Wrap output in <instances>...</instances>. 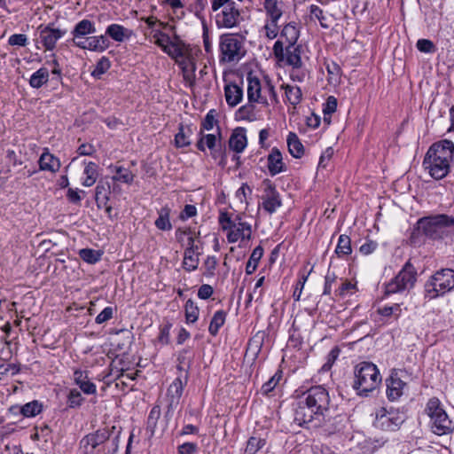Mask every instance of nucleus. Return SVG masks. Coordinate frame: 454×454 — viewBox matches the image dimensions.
Instances as JSON below:
<instances>
[{
    "label": "nucleus",
    "instance_id": "nucleus-32",
    "mask_svg": "<svg viewBox=\"0 0 454 454\" xmlns=\"http://www.w3.org/2000/svg\"><path fill=\"white\" fill-rule=\"evenodd\" d=\"M192 130L190 126L179 125L177 134L175 136V144L176 147L188 146L191 144L189 137L192 135Z\"/></svg>",
    "mask_w": 454,
    "mask_h": 454
},
{
    "label": "nucleus",
    "instance_id": "nucleus-16",
    "mask_svg": "<svg viewBox=\"0 0 454 454\" xmlns=\"http://www.w3.org/2000/svg\"><path fill=\"white\" fill-rule=\"evenodd\" d=\"M176 64L180 67L183 74V78L189 87H193L196 82V62L192 54H189L187 57L177 60Z\"/></svg>",
    "mask_w": 454,
    "mask_h": 454
},
{
    "label": "nucleus",
    "instance_id": "nucleus-9",
    "mask_svg": "<svg viewBox=\"0 0 454 454\" xmlns=\"http://www.w3.org/2000/svg\"><path fill=\"white\" fill-rule=\"evenodd\" d=\"M405 419L406 415L403 411L381 407L376 411L374 426L384 431H396Z\"/></svg>",
    "mask_w": 454,
    "mask_h": 454
},
{
    "label": "nucleus",
    "instance_id": "nucleus-12",
    "mask_svg": "<svg viewBox=\"0 0 454 454\" xmlns=\"http://www.w3.org/2000/svg\"><path fill=\"white\" fill-rule=\"evenodd\" d=\"M247 100L250 103H258L264 106H268V98L263 92L264 84H262L260 79L250 72L247 74Z\"/></svg>",
    "mask_w": 454,
    "mask_h": 454
},
{
    "label": "nucleus",
    "instance_id": "nucleus-48",
    "mask_svg": "<svg viewBox=\"0 0 454 454\" xmlns=\"http://www.w3.org/2000/svg\"><path fill=\"white\" fill-rule=\"evenodd\" d=\"M84 401L80 391L74 388L71 389L67 395V405L69 408H78L80 407Z\"/></svg>",
    "mask_w": 454,
    "mask_h": 454
},
{
    "label": "nucleus",
    "instance_id": "nucleus-42",
    "mask_svg": "<svg viewBox=\"0 0 454 454\" xmlns=\"http://www.w3.org/2000/svg\"><path fill=\"white\" fill-rule=\"evenodd\" d=\"M185 320L188 324L195 323L199 317V308L195 302L189 299L184 305Z\"/></svg>",
    "mask_w": 454,
    "mask_h": 454
},
{
    "label": "nucleus",
    "instance_id": "nucleus-40",
    "mask_svg": "<svg viewBox=\"0 0 454 454\" xmlns=\"http://www.w3.org/2000/svg\"><path fill=\"white\" fill-rule=\"evenodd\" d=\"M335 253L339 257L348 255L352 253L351 239L348 235H340Z\"/></svg>",
    "mask_w": 454,
    "mask_h": 454
},
{
    "label": "nucleus",
    "instance_id": "nucleus-35",
    "mask_svg": "<svg viewBox=\"0 0 454 454\" xmlns=\"http://www.w3.org/2000/svg\"><path fill=\"white\" fill-rule=\"evenodd\" d=\"M226 315V312L223 310H218L214 314L208 327V332L212 336L217 335L219 329L225 323Z\"/></svg>",
    "mask_w": 454,
    "mask_h": 454
},
{
    "label": "nucleus",
    "instance_id": "nucleus-62",
    "mask_svg": "<svg viewBox=\"0 0 454 454\" xmlns=\"http://www.w3.org/2000/svg\"><path fill=\"white\" fill-rule=\"evenodd\" d=\"M197 215V208L193 205H185L183 211L180 214V219L184 221L188 218L195 216Z\"/></svg>",
    "mask_w": 454,
    "mask_h": 454
},
{
    "label": "nucleus",
    "instance_id": "nucleus-20",
    "mask_svg": "<svg viewBox=\"0 0 454 454\" xmlns=\"http://www.w3.org/2000/svg\"><path fill=\"white\" fill-rule=\"evenodd\" d=\"M267 167L270 176H276L286 170V164L283 162V157L277 147H273L267 157Z\"/></svg>",
    "mask_w": 454,
    "mask_h": 454
},
{
    "label": "nucleus",
    "instance_id": "nucleus-61",
    "mask_svg": "<svg viewBox=\"0 0 454 454\" xmlns=\"http://www.w3.org/2000/svg\"><path fill=\"white\" fill-rule=\"evenodd\" d=\"M263 92L267 96H270L272 102L278 103V96L275 90V87L270 82V80L267 79L264 83Z\"/></svg>",
    "mask_w": 454,
    "mask_h": 454
},
{
    "label": "nucleus",
    "instance_id": "nucleus-3",
    "mask_svg": "<svg viewBox=\"0 0 454 454\" xmlns=\"http://www.w3.org/2000/svg\"><path fill=\"white\" fill-rule=\"evenodd\" d=\"M354 389L359 395L366 396L375 390L381 382V376L377 366L371 362H362L355 367Z\"/></svg>",
    "mask_w": 454,
    "mask_h": 454
},
{
    "label": "nucleus",
    "instance_id": "nucleus-50",
    "mask_svg": "<svg viewBox=\"0 0 454 454\" xmlns=\"http://www.w3.org/2000/svg\"><path fill=\"white\" fill-rule=\"evenodd\" d=\"M153 37L155 39V43L160 47L164 52L168 50V48H169V44L172 41L167 34L159 31L153 35Z\"/></svg>",
    "mask_w": 454,
    "mask_h": 454
},
{
    "label": "nucleus",
    "instance_id": "nucleus-60",
    "mask_svg": "<svg viewBox=\"0 0 454 454\" xmlns=\"http://www.w3.org/2000/svg\"><path fill=\"white\" fill-rule=\"evenodd\" d=\"M266 30V36L270 39H274L278 34V21L273 22V20L270 19V22L264 26Z\"/></svg>",
    "mask_w": 454,
    "mask_h": 454
},
{
    "label": "nucleus",
    "instance_id": "nucleus-2",
    "mask_svg": "<svg viewBox=\"0 0 454 454\" xmlns=\"http://www.w3.org/2000/svg\"><path fill=\"white\" fill-rule=\"evenodd\" d=\"M454 144L443 139L434 143L425 154L422 165L430 176L435 180L444 178L450 170L453 160Z\"/></svg>",
    "mask_w": 454,
    "mask_h": 454
},
{
    "label": "nucleus",
    "instance_id": "nucleus-23",
    "mask_svg": "<svg viewBox=\"0 0 454 454\" xmlns=\"http://www.w3.org/2000/svg\"><path fill=\"white\" fill-rule=\"evenodd\" d=\"M110 194L111 185L107 178L100 179L95 188V200L99 208L107 205Z\"/></svg>",
    "mask_w": 454,
    "mask_h": 454
},
{
    "label": "nucleus",
    "instance_id": "nucleus-24",
    "mask_svg": "<svg viewBox=\"0 0 454 454\" xmlns=\"http://www.w3.org/2000/svg\"><path fill=\"white\" fill-rule=\"evenodd\" d=\"M301 45L293 44L286 46V62L287 65L292 66L295 69L302 67L301 60Z\"/></svg>",
    "mask_w": 454,
    "mask_h": 454
},
{
    "label": "nucleus",
    "instance_id": "nucleus-59",
    "mask_svg": "<svg viewBox=\"0 0 454 454\" xmlns=\"http://www.w3.org/2000/svg\"><path fill=\"white\" fill-rule=\"evenodd\" d=\"M197 451L198 445L194 442H184L177 448V454H195Z\"/></svg>",
    "mask_w": 454,
    "mask_h": 454
},
{
    "label": "nucleus",
    "instance_id": "nucleus-54",
    "mask_svg": "<svg viewBox=\"0 0 454 454\" xmlns=\"http://www.w3.org/2000/svg\"><path fill=\"white\" fill-rule=\"evenodd\" d=\"M8 43L12 46L24 47L27 43V37L24 34H14L9 37Z\"/></svg>",
    "mask_w": 454,
    "mask_h": 454
},
{
    "label": "nucleus",
    "instance_id": "nucleus-26",
    "mask_svg": "<svg viewBox=\"0 0 454 454\" xmlns=\"http://www.w3.org/2000/svg\"><path fill=\"white\" fill-rule=\"evenodd\" d=\"M96 27L94 22L90 20L84 19L80 20L72 30L71 34L74 36V42L76 39L83 38L88 35L96 33Z\"/></svg>",
    "mask_w": 454,
    "mask_h": 454
},
{
    "label": "nucleus",
    "instance_id": "nucleus-64",
    "mask_svg": "<svg viewBox=\"0 0 454 454\" xmlns=\"http://www.w3.org/2000/svg\"><path fill=\"white\" fill-rule=\"evenodd\" d=\"M326 70L330 75V79L337 81L340 78V67L338 64L332 62L326 66Z\"/></svg>",
    "mask_w": 454,
    "mask_h": 454
},
{
    "label": "nucleus",
    "instance_id": "nucleus-45",
    "mask_svg": "<svg viewBox=\"0 0 454 454\" xmlns=\"http://www.w3.org/2000/svg\"><path fill=\"white\" fill-rule=\"evenodd\" d=\"M102 254L91 248H83L79 251V256L84 262L94 264L101 259Z\"/></svg>",
    "mask_w": 454,
    "mask_h": 454
},
{
    "label": "nucleus",
    "instance_id": "nucleus-13",
    "mask_svg": "<svg viewBox=\"0 0 454 454\" xmlns=\"http://www.w3.org/2000/svg\"><path fill=\"white\" fill-rule=\"evenodd\" d=\"M401 372L393 370L389 378L386 380L387 396L389 401L398 400L404 392L407 383L402 380Z\"/></svg>",
    "mask_w": 454,
    "mask_h": 454
},
{
    "label": "nucleus",
    "instance_id": "nucleus-19",
    "mask_svg": "<svg viewBox=\"0 0 454 454\" xmlns=\"http://www.w3.org/2000/svg\"><path fill=\"white\" fill-rule=\"evenodd\" d=\"M252 230L251 225L246 222H236L232 228L227 233V240L229 243H235L239 239H251Z\"/></svg>",
    "mask_w": 454,
    "mask_h": 454
},
{
    "label": "nucleus",
    "instance_id": "nucleus-25",
    "mask_svg": "<svg viewBox=\"0 0 454 454\" xmlns=\"http://www.w3.org/2000/svg\"><path fill=\"white\" fill-rule=\"evenodd\" d=\"M43 410V404L37 400L29 402L22 406H12L10 411L12 412H20L23 417L31 418L39 414Z\"/></svg>",
    "mask_w": 454,
    "mask_h": 454
},
{
    "label": "nucleus",
    "instance_id": "nucleus-38",
    "mask_svg": "<svg viewBox=\"0 0 454 454\" xmlns=\"http://www.w3.org/2000/svg\"><path fill=\"white\" fill-rule=\"evenodd\" d=\"M263 255V248L261 246H257L252 252L248 262L246 265V273L247 275L253 274L256 268L259 261Z\"/></svg>",
    "mask_w": 454,
    "mask_h": 454
},
{
    "label": "nucleus",
    "instance_id": "nucleus-58",
    "mask_svg": "<svg viewBox=\"0 0 454 454\" xmlns=\"http://www.w3.org/2000/svg\"><path fill=\"white\" fill-rule=\"evenodd\" d=\"M214 110H210L205 116L204 120L201 123L202 129L211 130L214 128V125L216 123V120L215 118Z\"/></svg>",
    "mask_w": 454,
    "mask_h": 454
},
{
    "label": "nucleus",
    "instance_id": "nucleus-41",
    "mask_svg": "<svg viewBox=\"0 0 454 454\" xmlns=\"http://www.w3.org/2000/svg\"><path fill=\"white\" fill-rule=\"evenodd\" d=\"M194 354L191 348H185L179 351L177 355L178 369H189L192 364Z\"/></svg>",
    "mask_w": 454,
    "mask_h": 454
},
{
    "label": "nucleus",
    "instance_id": "nucleus-1",
    "mask_svg": "<svg viewBox=\"0 0 454 454\" xmlns=\"http://www.w3.org/2000/svg\"><path fill=\"white\" fill-rule=\"evenodd\" d=\"M331 399L328 390L323 386H313L299 396L294 409V421L300 426L312 424L324 427V432L332 434L340 428L337 425L328 426L330 421Z\"/></svg>",
    "mask_w": 454,
    "mask_h": 454
},
{
    "label": "nucleus",
    "instance_id": "nucleus-27",
    "mask_svg": "<svg viewBox=\"0 0 454 454\" xmlns=\"http://www.w3.org/2000/svg\"><path fill=\"white\" fill-rule=\"evenodd\" d=\"M106 35L118 43H122L129 39L131 31L119 24H111L106 27Z\"/></svg>",
    "mask_w": 454,
    "mask_h": 454
},
{
    "label": "nucleus",
    "instance_id": "nucleus-51",
    "mask_svg": "<svg viewBox=\"0 0 454 454\" xmlns=\"http://www.w3.org/2000/svg\"><path fill=\"white\" fill-rule=\"evenodd\" d=\"M217 266V259L214 255H209L204 262V267L206 269L205 275L207 277H212L215 275V270Z\"/></svg>",
    "mask_w": 454,
    "mask_h": 454
},
{
    "label": "nucleus",
    "instance_id": "nucleus-7",
    "mask_svg": "<svg viewBox=\"0 0 454 454\" xmlns=\"http://www.w3.org/2000/svg\"><path fill=\"white\" fill-rule=\"evenodd\" d=\"M223 8L221 13L216 15L218 27L231 28L239 24L241 20L239 10L233 0H213V12Z\"/></svg>",
    "mask_w": 454,
    "mask_h": 454
},
{
    "label": "nucleus",
    "instance_id": "nucleus-6",
    "mask_svg": "<svg viewBox=\"0 0 454 454\" xmlns=\"http://www.w3.org/2000/svg\"><path fill=\"white\" fill-rule=\"evenodd\" d=\"M220 61L238 62L246 54L244 42L237 34H223L219 40Z\"/></svg>",
    "mask_w": 454,
    "mask_h": 454
},
{
    "label": "nucleus",
    "instance_id": "nucleus-17",
    "mask_svg": "<svg viewBox=\"0 0 454 454\" xmlns=\"http://www.w3.org/2000/svg\"><path fill=\"white\" fill-rule=\"evenodd\" d=\"M66 31L53 28L51 26H46L40 30V40L47 51H52L59 39H60Z\"/></svg>",
    "mask_w": 454,
    "mask_h": 454
},
{
    "label": "nucleus",
    "instance_id": "nucleus-4",
    "mask_svg": "<svg viewBox=\"0 0 454 454\" xmlns=\"http://www.w3.org/2000/svg\"><path fill=\"white\" fill-rule=\"evenodd\" d=\"M454 289V270L449 268L437 270L425 283V298L435 299Z\"/></svg>",
    "mask_w": 454,
    "mask_h": 454
},
{
    "label": "nucleus",
    "instance_id": "nucleus-63",
    "mask_svg": "<svg viewBox=\"0 0 454 454\" xmlns=\"http://www.w3.org/2000/svg\"><path fill=\"white\" fill-rule=\"evenodd\" d=\"M78 387L85 395H95L97 392L96 385L89 380L83 381Z\"/></svg>",
    "mask_w": 454,
    "mask_h": 454
},
{
    "label": "nucleus",
    "instance_id": "nucleus-57",
    "mask_svg": "<svg viewBox=\"0 0 454 454\" xmlns=\"http://www.w3.org/2000/svg\"><path fill=\"white\" fill-rule=\"evenodd\" d=\"M114 309L112 307L105 308L95 318L97 324H103L113 317Z\"/></svg>",
    "mask_w": 454,
    "mask_h": 454
},
{
    "label": "nucleus",
    "instance_id": "nucleus-11",
    "mask_svg": "<svg viewBox=\"0 0 454 454\" xmlns=\"http://www.w3.org/2000/svg\"><path fill=\"white\" fill-rule=\"evenodd\" d=\"M111 433L108 429H98L93 434H89L80 441V448L83 454H93L94 450L104 445L110 438Z\"/></svg>",
    "mask_w": 454,
    "mask_h": 454
},
{
    "label": "nucleus",
    "instance_id": "nucleus-21",
    "mask_svg": "<svg viewBox=\"0 0 454 454\" xmlns=\"http://www.w3.org/2000/svg\"><path fill=\"white\" fill-rule=\"evenodd\" d=\"M247 145L246 129L241 127L235 129L229 138L230 149L239 153L245 150Z\"/></svg>",
    "mask_w": 454,
    "mask_h": 454
},
{
    "label": "nucleus",
    "instance_id": "nucleus-28",
    "mask_svg": "<svg viewBox=\"0 0 454 454\" xmlns=\"http://www.w3.org/2000/svg\"><path fill=\"white\" fill-rule=\"evenodd\" d=\"M38 163L41 170H47L55 173L60 168L59 160L48 152L42 153Z\"/></svg>",
    "mask_w": 454,
    "mask_h": 454
},
{
    "label": "nucleus",
    "instance_id": "nucleus-10",
    "mask_svg": "<svg viewBox=\"0 0 454 454\" xmlns=\"http://www.w3.org/2000/svg\"><path fill=\"white\" fill-rule=\"evenodd\" d=\"M262 185V207L269 214H273L282 206L279 192L277 191L275 184L269 179L263 180Z\"/></svg>",
    "mask_w": 454,
    "mask_h": 454
},
{
    "label": "nucleus",
    "instance_id": "nucleus-33",
    "mask_svg": "<svg viewBox=\"0 0 454 454\" xmlns=\"http://www.w3.org/2000/svg\"><path fill=\"white\" fill-rule=\"evenodd\" d=\"M267 443L265 438L252 435L247 442V446L244 450V454H255L262 450Z\"/></svg>",
    "mask_w": 454,
    "mask_h": 454
},
{
    "label": "nucleus",
    "instance_id": "nucleus-18",
    "mask_svg": "<svg viewBox=\"0 0 454 454\" xmlns=\"http://www.w3.org/2000/svg\"><path fill=\"white\" fill-rule=\"evenodd\" d=\"M170 58L175 59L176 63L192 53L190 44L185 43L178 35H175L174 41L169 44V48L165 51Z\"/></svg>",
    "mask_w": 454,
    "mask_h": 454
},
{
    "label": "nucleus",
    "instance_id": "nucleus-8",
    "mask_svg": "<svg viewBox=\"0 0 454 454\" xmlns=\"http://www.w3.org/2000/svg\"><path fill=\"white\" fill-rule=\"evenodd\" d=\"M417 281V270L411 261L405 262L399 273L385 286V296L412 288Z\"/></svg>",
    "mask_w": 454,
    "mask_h": 454
},
{
    "label": "nucleus",
    "instance_id": "nucleus-39",
    "mask_svg": "<svg viewBox=\"0 0 454 454\" xmlns=\"http://www.w3.org/2000/svg\"><path fill=\"white\" fill-rule=\"evenodd\" d=\"M200 254V251L198 252H191L184 251V260H183V267L187 271H193L197 270L199 266V255Z\"/></svg>",
    "mask_w": 454,
    "mask_h": 454
},
{
    "label": "nucleus",
    "instance_id": "nucleus-52",
    "mask_svg": "<svg viewBox=\"0 0 454 454\" xmlns=\"http://www.w3.org/2000/svg\"><path fill=\"white\" fill-rule=\"evenodd\" d=\"M416 46L421 52L432 53L435 51V45L428 39L418 40Z\"/></svg>",
    "mask_w": 454,
    "mask_h": 454
},
{
    "label": "nucleus",
    "instance_id": "nucleus-55",
    "mask_svg": "<svg viewBox=\"0 0 454 454\" xmlns=\"http://www.w3.org/2000/svg\"><path fill=\"white\" fill-rule=\"evenodd\" d=\"M236 221L232 220L229 214L226 212H222L219 215V223L223 231H230L232 228L233 223H235Z\"/></svg>",
    "mask_w": 454,
    "mask_h": 454
},
{
    "label": "nucleus",
    "instance_id": "nucleus-5",
    "mask_svg": "<svg viewBox=\"0 0 454 454\" xmlns=\"http://www.w3.org/2000/svg\"><path fill=\"white\" fill-rule=\"evenodd\" d=\"M425 412L430 418L431 428L434 434L444 435L453 432V423L437 397H432L428 400Z\"/></svg>",
    "mask_w": 454,
    "mask_h": 454
},
{
    "label": "nucleus",
    "instance_id": "nucleus-49",
    "mask_svg": "<svg viewBox=\"0 0 454 454\" xmlns=\"http://www.w3.org/2000/svg\"><path fill=\"white\" fill-rule=\"evenodd\" d=\"M282 378V371L278 370L267 382H265L261 388V391L263 395H268L271 392L279 380Z\"/></svg>",
    "mask_w": 454,
    "mask_h": 454
},
{
    "label": "nucleus",
    "instance_id": "nucleus-14",
    "mask_svg": "<svg viewBox=\"0 0 454 454\" xmlns=\"http://www.w3.org/2000/svg\"><path fill=\"white\" fill-rule=\"evenodd\" d=\"M185 384L186 381L183 382L180 378H176L169 385L167 390V396L168 398V411H166L167 417L171 416L174 409L177 407Z\"/></svg>",
    "mask_w": 454,
    "mask_h": 454
},
{
    "label": "nucleus",
    "instance_id": "nucleus-47",
    "mask_svg": "<svg viewBox=\"0 0 454 454\" xmlns=\"http://www.w3.org/2000/svg\"><path fill=\"white\" fill-rule=\"evenodd\" d=\"M111 67L110 60L106 58L102 57L98 62L94 68V70L91 72V75L94 78L99 79L102 74H104Z\"/></svg>",
    "mask_w": 454,
    "mask_h": 454
},
{
    "label": "nucleus",
    "instance_id": "nucleus-37",
    "mask_svg": "<svg viewBox=\"0 0 454 454\" xmlns=\"http://www.w3.org/2000/svg\"><path fill=\"white\" fill-rule=\"evenodd\" d=\"M49 80V71L45 67H41L35 72L29 80V84L32 88L39 89L45 84Z\"/></svg>",
    "mask_w": 454,
    "mask_h": 454
},
{
    "label": "nucleus",
    "instance_id": "nucleus-34",
    "mask_svg": "<svg viewBox=\"0 0 454 454\" xmlns=\"http://www.w3.org/2000/svg\"><path fill=\"white\" fill-rule=\"evenodd\" d=\"M282 89L285 90L286 99L291 105L295 106L301 102L302 93L300 87L283 84Z\"/></svg>",
    "mask_w": 454,
    "mask_h": 454
},
{
    "label": "nucleus",
    "instance_id": "nucleus-30",
    "mask_svg": "<svg viewBox=\"0 0 454 454\" xmlns=\"http://www.w3.org/2000/svg\"><path fill=\"white\" fill-rule=\"evenodd\" d=\"M300 32L298 28L292 23L286 24L280 33V37L281 39H285L286 45L296 44Z\"/></svg>",
    "mask_w": 454,
    "mask_h": 454
},
{
    "label": "nucleus",
    "instance_id": "nucleus-36",
    "mask_svg": "<svg viewBox=\"0 0 454 454\" xmlns=\"http://www.w3.org/2000/svg\"><path fill=\"white\" fill-rule=\"evenodd\" d=\"M281 3L282 2L279 0H265L264 2V8L266 10L267 15L270 20H273V22L278 21L283 14L279 7Z\"/></svg>",
    "mask_w": 454,
    "mask_h": 454
},
{
    "label": "nucleus",
    "instance_id": "nucleus-46",
    "mask_svg": "<svg viewBox=\"0 0 454 454\" xmlns=\"http://www.w3.org/2000/svg\"><path fill=\"white\" fill-rule=\"evenodd\" d=\"M218 135H219L218 145L216 147L213 148V150H210V153H211V156L215 160H218L219 159V164L223 167L225 165V162H226V150H225V148H223V146L221 145L220 128H218Z\"/></svg>",
    "mask_w": 454,
    "mask_h": 454
},
{
    "label": "nucleus",
    "instance_id": "nucleus-53",
    "mask_svg": "<svg viewBox=\"0 0 454 454\" xmlns=\"http://www.w3.org/2000/svg\"><path fill=\"white\" fill-rule=\"evenodd\" d=\"M337 109V99L333 96H330L327 98L325 104L324 105L323 113L325 116L331 115ZM326 120V117H325Z\"/></svg>",
    "mask_w": 454,
    "mask_h": 454
},
{
    "label": "nucleus",
    "instance_id": "nucleus-29",
    "mask_svg": "<svg viewBox=\"0 0 454 454\" xmlns=\"http://www.w3.org/2000/svg\"><path fill=\"white\" fill-rule=\"evenodd\" d=\"M288 151L290 154L300 159L304 154V146L299 139L298 136L294 132H289L286 139Z\"/></svg>",
    "mask_w": 454,
    "mask_h": 454
},
{
    "label": "nucleus",
    "instance_id": "nucleus-43",
    "mask_svg": "<svg viewBox=\"0 0 454 454\" xmlns=\"http://www.w3.org/2000/svg\"><path fill=\"white\" fill-rule=\"evenodd\" d=\"M254 104L255 103H250L248 101L247 104L239 107V109L237 112V114L239 115V118L241 120H245V121H254L256 120Z\"/></svg>",
    "mask_w": 454,
    "mask_h": 454
},
{
    "label": "nucleus",
    "instance_id": "nucleus-56",
    "mask_svg": "<svg viewBox=\"0 0 454 454\" xmlns=\"http://www.w3.org/2000/svg\"><path fill=\"white\" fill-rule=\"evenodd\" d=\"M286 43L282 40H278L275 42L273 45V54L278 60L282 61L286 58V48H284V44Z\"/></svg>",
    "mask_w": 454,
    "mask_h": 454
},
{
    "label": "nucleus",
    "instance_id": "nucleus-31",
    "mask_svg": "<svg viewBox=\"0 0 454 454\" xmlns=\"http://www.w3.org/2000/svg\"><path fill=\"white\" fill-rule=\"evenodd\" d=\"M170 215V208L168 207H163L159 211V216L155 220V226L160 231H170L172 229V224L169 220Z\"/></svg>",
    "mask_w": 454,
    "mask_h": 454
},
{
    "label": "nucleus",
    "instance_id": "nucleus-22",
    "mask_svg": "<svg viewBox=\"0 0 454 454\" xmlns=\"http://www.w3.org/2000/svg\"><path fill=\"white\" fill-rule=\"evenodd\" d=\"M224 97L229 106L234 107L243 98V88L236 83H228L224 86Z\"/></svg>",
    "mask_w": 454,
    "mask_h": 454
},
{
    "label": "nucleus",
    "instance_id": "nucleus-44",
    "mask_svg": "<svg viewBox=\"0 0 454 454\" xmlns=\"http://www.w3.org/2000/svg\"><path fill=\"white\" fill-rule=\"evenodd\" d=\"M116 175L112 177L113 181H119L124 184H130L135 177V175L128 168L121 166L115 167Z\"/></svg>",
    "mask_w": 454,
    "mask_h": 454
},
{
    "label": "nucleus",
    "instance_id": "nucleus-15",
    "mask_svg": "<svg viewBox=\"0 0 454 454\" xmlns=\"http://www.w3.org/2000/svg\"><path fill=\"white\" fill-rule=\"evenodd\" d=\"M74 44L82 49L96 52H103L110 46L106 35H95L88 37L85 41H74Z\"/></svg>",
    "mask_w": 454,
    "mask_h": 454
}]
</instances>
